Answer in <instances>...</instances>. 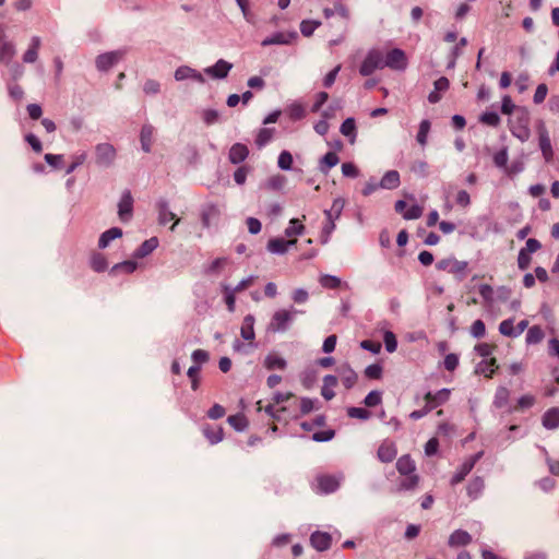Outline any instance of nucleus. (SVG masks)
<instances>
[{
    "instance_id": "f257e3e1",
    "label": "nucleus",
    "mask_w": 559,
    "mask_h": 559,
    "mask_svg": "<svg viewBox=\"0 0 559 559\" xmlns=\"http://www.w3.org/2000/svg\"><path fill=\"white\" fill-rule=\"evenodd\" d=\"M397 472L404 476L399 484V490H414L419 484V476L415 473L416 465L412 457L406 454L402 455L396 462Z\"/></svg>"
},
{
    "instance_id": "f03ea898",
    "label": "nucleus",
    "mask_w": 559,
    "mask_h": 559,
    "mask_svg": "<svg viewBox=\"0 0 559 559\" xmlns=\"http://www.w3.org/2000/svg\"><path fill=\"white\" fill-rule=\"evenodd\" d=\"M342 209H343V201L335 200L333 202L331 210L324 211V213L326 215V222H325L324 226L322 227V231H321V236H320L321 243H326L329 241V238L335 228L334 219L340 216Z\"/></svg>"
},
{
    "instance_id": "7ed1b4c3",
    "label": "nucleus",
    "mask_w": 559,
    "mask_h": 559,
    "mask_svg": "<svg viewBox=\"0 0 559 559\" xmlns=\"http://www.w3.org/2000/svg\"><path fill=\"white\" fill-rule=\"evenodd\" d=\"M408 59L404 50L393 48L383 56V66L395 71H404L407 68Z\"/></svg>"
},
{
    "instance_id": "20e7f679",
    "label": "nucleus",
    "mask_w": 559,
    "mask_h": 559,
    "mask_svg": "<svg viewBox=\"0 0 559 559\" xmlns=\"http://www.w3.org/2000/svg\"><path fill=\"white\" fill-rule=\"evenodd\" d=\"M383 55L378 49H372L368 52L366 58L364 59L359 73L362 76H368L372 74L377 69H383Z\"/></svg>"
},
{
    "instance_id": "39448f33",
    "label": "nucleus",
    "mask_w": 559,
    "mask_h": 559,
    "mask_svg": "<svg viewBox=\"0 0 559 559\" xmlns=\"http://www.w3.org/2000/svg\"><path fill=\"white\" fill-rule=\"evenodd\" d=\"M530 115L524 108L518 109L516 123L512 127V133L521 141H526L530 138L531 131L528 128Z\"/></svg>"
},
{
    "instance_id": "423d86ee",
    "label": "nucleus",
    "mask_w": 559,
    "mask_h": 559,
    "mask_svg": "<svg viewBox=\"0 0 559 559\" xmlns=\"http://www.w3.org/2000/svg\"><path fill=\"white\" fill-rule=\"evenodd\" d=\"M292 320L293 312L285 309H281L273 314L272 320L270 322V330L274 332L285 331Z\"/></svg>"
},
{
    "instance_id": "0eeeda50",
    "label": "nucleus",
    "mask_w": 559,
    "mask_h": 559,
    "mask_svg": "<svg viewBox=\"0 0 559 559\" xmlns=\"http://www.w3.org/2000/svg\"><path fill=\"white\" fill-rule=\"evenodd\" d=\"M133 214V197L129 190L124 191L119 204L118 215L122 222H128Z\"/></svg>"
},
{
    "instance_id": "6e6552de",
    "label": "nucleus",
    "mask_w": 559,
    "mask_h": 559,
    "mask_svg": "<svg viewBox=\"0 0 559 559\" xmlns=\"http://www.w3.org/2000/svg\"><path fill=\"white\" fill-rule=\"evenodd\" d=\"M116 158V150L109 143H102L96 146V163L108 166Z\"/></svg>"
},
{
    "instance_id": "1a4fd4ad",
    "label": "nucleus",
    "mask_w": 559,
    "mask_h": 559,
    "mask_svg": "<svg viewBox=\"0 0 559 559\" xmlns=\"http://www.w3.org/2000/svg\"><path fill=\"white\" fill-rule=\"evenodd\" d=\"M122 51H110L99 55L96 59V67L100 71H108L123 58Z\"/></svg>"
},
{
    "instance_id": "9d476101",
    "label": "nucleus",
    "mask_w": 559,
    "mask_h": 559,
    "mask_svg": "<svg viewBox=\"0 0 559 559\" xmlns=\"http://www.w3.org/2000/svg\"><path fill=\"white\" fill-rule=\"evenodd\" d=\"M479 459V454H475L469 456L457 469V472L453 475V477L450 480L451 486H455L460 483H462L465 477L471 473V471L474 468L477 460Z\"/></svg>"
},
{
    "instance_id": "9b49d317",
    "label": "nucleus",
    "mask_w": 559,
    "mask_h": 559,
    "mask_svg": "<svg viewBox=\"0 0 559 559\" xmlns=\"http://www.w3.org/2000/svg\"><path fill=\"white\" fill-rule=\"evenodd\" d=\"M156 210L158 212V223L160 225H166L168 222L174 221V224L170 227V230H174L176 225L179 223V218L176 217V214L169 211L168 204L165 200H159L156 203Z\"/></svg>"
},
{
    "instance_id": "f8f14e48",
    "label": "nucleus",
    "mask_w": 559,
    "mask_h": 559,
    "mask_svg": "<svg viewBox=\"0 0 559 559\" xmlns=\"http://www.w3.org/2000/svg\"><path fill=\"white\" fill-rule=\"evenodd\" d=\"M336 372L343 383V385L349 390L352 389L358 380V374L352 369L348 364H343L337 367Z\"/></svg>"
},
{
    "instance_id": "ddd939ff",
    "label": "nucleus",
    "mask_w": 559,
    "mask_h": 559,
    "mask_svg": "<svg viewBox=\"0 0 559 559\" xmlns=\"http://www.w3.org/2000/svg\"><path fill=\"white\" fill-rule=\"evenodd\" d=\"M310 544L318 551H325L331 547L332 536L326 532L316 531L310 535Z\"/></svg>"
},
{
    "instance_id": "4468645a",
    "label": "nucleus",
    "mask_w": 559,
    "mask_h": 559,
    "mask_svg": "<svg viewBox=\"0 0 559 559\" xmlns=\"http://www.w3.org/2000/svg\"><path fill=\"white\" fill-rule=\"evenodd\" d=\"M397 454L396 445L393 441L384 440L378 448L377 456L383 463L392 462Z\"/></svg>"
},
{
    "instance_id": "2eb2a0df",
    "label": "nucleus",
    "mask_w": 559,
    "mask_h": 559,
    "mask_svg": "<svg viewBox=\"0 0 559 559\" xmlns=\"http://www.w3.org/2000/svg\"><path fill=\"white\" fill-rule=\"evenodd\" d=\"M231 68V63L221 59L214 66L206 68L205 73L213 79L222 80L228 75Z\"/></svg>"
},
{
    "instance_id": "dca6fc26",
    "label": "nucleus",
    "mask_w": 559,
    "mask_h": 559,
    "mask_svg": "<svg viewBox=\"0 0 559 559\" xmlns=\"http://www.w3.org/2000/svg\"><path fill=\"white\" fill-rule=\"evenodd\" d=\"M296 243V238H292L288 240L284 238H271L267 241V250L271 251L272 253L283 254L288 250L290 246H294Z\"/></svg>"
},
{
    "instance_id": "f3484780",
    "label": "nucleus",
    "mask_w": 559,
    "mask_h": 559,
    "mask_svg": "<svg viewBox=\"0 0 559 559\" xmlns=\"http://www.w3.org/2000/svg\"><path fill=\"white\" fill-rule=\"evenodd\" d=\"M249 156V148L242 143H235L228 153V159L231 164H240Z\"/></svg>"
},
{
    "instance_id": "a211bd4d",
    "label": "nucleus",
    "mask_w": 559,
    "mask_h": 559,
    "mask_svg": "<svg viewBox=\"0 0 559 559\" xmlns=\"http://www.w3.org/2000/svg\"><path fill=\"white\" fill-rule=\"evenodd\" d=\"M175 79L177 81H182V80H186V79H192L199 83H204L205 80L202 75V73L198 72L197 70L190 68V67H187V66H183V67H179L176 72H175Z\"/></svg>"
},
{
    "instance_id": "6ab92c4d",
    "label": "nucleus",
    "mask_w": 559,
    "mask_h": 559,
    "mask_svg": "<svg viewBox=\"0 0 559 559\" xmlns=\"http://www.w3.org/2000/svg\"><path fill=\"white\" fill-rule=\"evenodd\" d=\"M317 481H318V487H319L320 491H322L324 493L333 492L340 486V483L336 479V477H334L332 475H321L317 478Z\"/></svg>"
},
{
    "instance_id": "aec40b11",
    "label": "nucleus",
    "mask_w": 559,
    "mask_h": 559,
    "mask_svg": "<svg viewBox=\"0 0 559 559\" xmlns=\"http://www.w3.org/2000/svg\"><path fill=\"white\" fill-rule=\"evenodd\" d=\"M450 393L449 389H441L437 393H426L424 399L426 404H432L436 408L437 406L444 404L450 399Z\"/></svg>"
},
{
    "instance_id": "412c9836",
    "label": "nucleus",
    "mask_w": 559,
    "mask_h": 559,
    "mask_svg": "<svg viewBox=\"0 0 559 559\" xmlns=\"http://www.w3.org/2000/svg\"><path fill=\"white\" fill-rule=\"evenodd\" d=\"M401 183L400 174L397 170H389L382 177L379 187L382 189L393 190L396 189Z\"/></svg>"
},
{
    "instance_id": "4be33fe9",
    "label": "nucleus",
    "mask_w": 559,
    "mask_h": 559,
    "mask_svg": "<svg viewBox=\"0 0 559 559\" xmlns=\"http://www.w3.org/2000/svg\"><path fill=\"white\" fill-rule=\"evenodd\" d=\"M337 383L338 380L336 376L329 374L323 378L321 394L326 401H330L335 396L334 388L337 385Z\"/></svg>"
},
{
    "instance_id": "5701e85b",
    "label": "nucleus",
    "mask_w": 559,
    "mask_h": 559,
    "mask_svg": "<svg viewBox=\"0 0 559 559\" xmlns=\"http://www.w3.org/2000/svg\"><path fill=\"white\" fill-rule=\"evenodd\" d=\"M257 412L264 411L273 421H281L282 413L286 411V407L281 406L276 407L274 404H267L266 406L262 405V401L257 402Z\"/></svg>"
},
{
    "instance_id": "b1692460",
    "label": "nucleus",
    "mask_w": 559,
    "mask_h": 559,
    "mask_svg": "<svg viewBox=\"0 0 559 559\" xmlns=\"http://www.w3.org/2000/svg\"><path fill=\"white\" fill-rule=\"evenodd\" d=\"M203 433L212 444L218 443L224 438V429L218 425H206Z\"/></svg>"
},
{
    "instance_id": "393cba45",
    "label": "nucleus",
    "mask_w": 559,
    "mask_h": 559,
    "mask_svg": "<svg viewBox=\"0 0 559 559\" xmlns=\"http://www.w3.org/2000/svg\"><path fill=\"white\" fill-rule=\"evenodd\" d=\"M253 325H254V317L252 314H247L243 318L241 330H240V334L243 340L249 341V342H252L254 340L255 335H254Z\"/></svg>"
},
{
    "instance_id": "a878e982",
    "label": "nucleus",
    "mask_w": 559,
    "mask_h": 559,
    "mask_svg": "<svg viewBox=\"0 0 559 559\" xmlns=\"http://www.w3.org/2000/svg\"><path fill=\"white\" fill-rule=\"evenodd\" d=\"M158 246L157 237H152L145 240L134 252V257L138 259L145 258L153 252Z\"/></svg>"
},
{
    "instance_id": "bb28decb",
    "label": "nucleus",
    "mask_w": 559,
    "mask_h": 559,
    "mask_svg": "<svg viewBox=\"0 0 559 559\" xmlns=\"http://www.w3.org/2000/svg\"><path fill=\"white\" fill-rule=\"evenodd\" d=\"M484 488H485V481H484L483 477L476 476L468 481V485L466 488L467 495L469 498L476 499L480 496Z\"/></svg>"
},
{
    "instance_id": "cd10ccee",
    "label": "nucleus",
    "mask_w": 559,
    "mask_h": 559,
    "mask_svg": "<svg viewBox=\"0 0 559 559\" xmlns=\"http://www.w3.org/2000/svg\"><path fill=\"white\" fill-rule=\"evenodd\" d=\"M219 216V209L215 204H207L201 213L202 225L205 228L211 226V221Z\"/></svg>"
},
{
    "instance_id": "c85d7f7f",
    "label": "nucleus",
    "mask_w": 559,
    "mask_h": 559,
    "mask_svg": "<svg viewBox=\"0 0 559 559\" xmlns=\"http://www.w3.org/2000/svg\"><path fill=\"white\" fill-rule=\"evenodd\" d=\"M120 237H122V229L119 227H112L100 235L98 247L104 249L109 245L111 240Z\"/></svg>"
},
{
    "instance_id": "c756f323",
    "label": "nucleus",
    "mask_w": 559,
    "mask_h": 559,
    "mask_svg": "<svg viewBox=\"0 0 559 559\" xmlns=\"http://www.w3.org/2000/svg\"><path fill=\"white\" fill-rule=\"evenodd\" d=\"M472 542V536L462 530H457L450 535L449 545L450 546H465Z\"/></svg>"
},
{
    "instance_id": "7c9ffc66",
    "label": "nucleus",
    "mask_w": 559,
    "mask_h": 559,
    "mask_svg": "<svg viewBox=\"0 0 559 559\" xmlns=\"http://www.w3.org/2000/svg\"><path fill=\"white\" fill-rule=\"evenodd\" d=\"M543 425L547 429L559 427V408L554 407L548 409L543 416Z\"/></svg>"
},
{
    "instance_id": "2f4dec72",
    "label": "nucleus",
    "mask_w": 559,
    "mask_h": 559,
    "mask_svg": "<svg viewBox=\"0 0 559 559\" xmlns=\"http://www.w3.org/2000/svg\"><path fill=\"white\" fill-rule=\"evenodd\" d=\"M40 47L39 37H33L29 48L23 55V61L27 63H33L37 60L38 49Z\"/></svg>"
},
{
    "instance_id": "473e14b6",
    "label": "nucleus",
    "mask_w": 559,
    "mask_h": 559,
    "mask_svg": "<svg viewBox=\"0 0 559 559\" xmlns=\"http://www.w3.org/2000/svg\"><path fill=\"white\" fill-rule=\"evenodd\" d=\"M153 131H154L153 127L148 126V124L143 126L141 129V134H140L141 145H142V148L147 153L151 152V146L153 143Z\"/></svg>"
},
{
    "instance_id": "72a5a7b5",
    "label": "nucleus",
    "mask_w": 559,
    "mask_h": 559,
    "mask_svg": "<svg viewBox=\"0 0 559 559\" xmlns=\"http://www.w3.org/2000/svg\"><path fill=\"white\" fill-rule=\"evenodd\" d=\"M274 134H275L274 128L260 129L255 136V145L259 148L263 147L273 139Z\"/></svg>"
},
{
    "instance_id": "f704fd0d",
    "label": "nucleus",
    "mask_w": 559,
    "mask_h": 559,
    "mask_svg": "<svg viewBox=\"0 0 559 559\" xmlns=\"http://www.w3.org/2000/svg\"><path fill=\"white\" fill-rule=\"evenodd\" d=\"M539 147H540L544 158L547 162H550L552 159L554 152H552L550 139L547 135V133H545V132L540 133V135H539Z\"/></svg>"
},
{
    "instance_id": "c9c22d12",
    "label": "nucleus",
    "mask_w": 559,
    "mask_h": 559,
    "mask_svg": "<svg viewBox=\"0 0 559 559\" xmlns=\"http://www.w3.org/2000/svg\"><path fill=\"white\" fill-rule=\"evenodd\" d=\"M15 56V48L12 43L4 41L0 46V62L9 64Z\"/></svg>"
},
{
    "instance_id": "e433bc0d",
    "label": "nucleus",
    "mask_w": 559,
    "mask_h": 559,
    "mask_svg": "<svg viewBox=\"0 0 559 559\" xmlns=\"http://www.w3.org/2000/svg\"><path fill=\"white\" fill-rule=\"evenodd\" d=\"M510 401V391L506 386H499L495 394L493 404L498 408L506 407Z\"/></svg>"
},
{
    "instance_id": "4c0bfd02",
    "label": "nucleus",
    "mask_w": 559,
    "mask_h": 559,
    "mask_svg": "<svg viewBox=\"0 0 559 559\" xmlns=\"http://www.w3.org/2000/svg\"><path fill=\"white\" fill-rule=\"evenodd\" d=\"M545 334L539 325H533L528 329L526 334V342L528 344H538L543 341Z\"/></svg>"
},
{
    "instance_id": "58836bf2",
    "label": "nucleus",
    "mask_w": 559,
    "mask_h": 559,
    "mask_svg": "<svg viewBox=\"0 0 559 559\" xmlns=\"http://www.w3.org/2000/svg\"><path fill=\"white\" fill-rule=\"evenodd\" d=\"M341 133L345 136L350 138V142L354 143L356 138V123L354 118H347L341 126Z\"/></svg>"
},
{
    "instance_id": "ea45409f",
    "label": "nucleus",
    "mask_w": 559,
    "mask_h": 559,
    "mask_svg": "<svg viewBox=\"0 0 559 559\" xmlns=\"http://www.w3.org/2000/svg\"><path fill=\"white\" fill-rule=\"evenodd\" d=\"M107 265V259L103 253L95 252L92 254L91 266L95 272H104Z\"/></svg>"
},
{
    "instance_id": "a19ab883",
    "label": "nucleus",
    "mask_w": 559,
    "mask_h": 559,
    "mask_svg": "<svg viewBox=\"0 0 559 559\" xmlns=\"http://www.w3.org/2000/svg\"><path fill=\"white\" fill-rule=\"evenodd\" d=\"M340 158L336 153L328 152L321 159L320 168L322 171H328L330 168L336 166Z\"/></svg>"
},
{
    "instance_id": "79ce46f5",
    "label": "nucleus",
    "mask_w": 559,
    "mask_h": 559,
    "mask_svg": "<svg viewBox=\"0 0 559 559\" xmlns=\"http://www.w3.org/2000/svg\"><path fill=\"white\" fill-rule=\"evenodd\" d=\"M135 270H136V262H134V261H123V262L115 264L111 267L110 273L117 274L119 272H123V273H127V274H131Z\"/></svg>"
},
{
    "instance_id": "37998d69",
    "label": "nucleus",
    "mask_w": 559,
    "mask_h": 559,
    "mask_svg": "<svg viewBox=\"0 0 559 559\" xmlns=\"http://www.w3.org/2000/svg\"><path fill=\"white\" fill-rule=\"evenodd\" d=\"M305 230V225L297 218H293L289 222V226L285 229L287 237H295L301 235Z\"/></svg>"
},
{
    "instance_id": "c03bdc74",
    "label": "nucleus",
    "mask_w": 559,
    "mask_h": 559,
    "mask_svg": "<svg viewBox=\"0 0 559 559\" xmlns=\"http://www.w3.org/2000/svg\"><path fill=\"white\" fill-rule=\"evenodd\" d=\"M479 121L489 127H498L501 120L497 112L486 111L479 117Z\"/></svg>"
},
{
    "instance_id": "a18cd8bd",
    "label": "nucleus",
    "mask_w": 559,
    "mask_h": 559,
    "mask_svg": "<svg viewBox=\"0 0 559 559\" xmlns=\"http://www.w3.org/2000/svg\"><path fill=\"white\" fill-rule=\"evenodd\" d=\"M481 372L486 378L491 379L496 370L498 369L497 359L490 358L489 360H485L480 364Z\"/></svg>"
},
{
    "instance_id": "49530a36",
    "label": "nucleus",
    "mask_w": 559,
    "mask_h": 559,
    "mask_svg": "<svg viewBox=\"0 0 559 559\" xmlns=\"http://www.w3.org/2000/svg\"><path fill=\"white\" fill-rule=\"evenodd\" d=\"M382 373L383 368L380 364H372L365 369V376L370 380H380Z\"/></svg>"
},
{
    "instance_id": "de8ad7c7",
    "label": "nucleus",
    "mask_w": 559,
    "mask_h": 559,
    "mask_svg": "<svg viewBox=\"0 0 559 559\" xmlns=\"http://www.w3.org/2000/svg\"><path fill=\"white\" fill-rule=\"evenodd\" d=\"M430 122L429 120H423L419 124V130H418V133H417V142L420 144V145H426L427 143V138H428V133L430 131Z\"/></svg>"
},
{
    "instance_id": "09e8293b",
    "label": "nucleus",
    "mask_w": 559,
    "mask_h": 559,
    "mask_svg": "<svg viewBox=\"0 0 559 559\" xmlns=\"http://www.w3.org/2000/svg\"><path fill=\"white\" fill-rule=\"evenodd\" d=\"M321 25L319 21H302L300 24V32L304 36L309 37L313 34V32Z\"/></svg>"
},
{
    "instance_id": "8fccbe9b",
    "label": "nucleus",
    "mask_w": 559,
    "mask_h": 559,
    "mask_svg": "<svg viewBox=\"0 0 559 559\" xmlns=\"http://www.w3.org/2000/svg\"><path fill=\"white\" fill-rule=\"evenodd\" d=\"M347 415L350 418H358L361 420H366V419L370 418L371 412H369L368 409L362 408V407H348Z\"/></svg>"
},
{
    "instance_id": "3c124183",
    "label": "nucleus",
    "mask_w": 559,
    "mask_h": 559,
    "mask_svg": "<svg viewBox=\"0 0 559 559\" xmlns=\"http://www.w3.org/2000/svg\"><path fill=\"white\" fill-rule=\"evenodd\" d=\"M288 116L292 120H301L306 117V110L301 104H293L288 108Z\"/></svg>"
},
{
    "instance_id": "603ef678",
    "label": "nucleus",
    "mask_w": 559,
    "mask_h": 559,
    "mask_svg": "<svg viewBox=\"0 0 559 559\" xmlns=\"http://www.w3.org/2000/svg\"><path fill=\"white\" fill-rule=\"evenodd\" d=\"M499 332L504 336L515 337L516 332H515V326L513 325V320H511V319L503 320L499 325Z\"/></svg>"
},
{
    "instance_id": "864d4df0",
    "label": "nucleus",
    "mask_w": 559,
    "mask_h": 559,
    "mask_svg": "<svg viewBox=\"0 0 559 559\" xmlns=\"http://www.w3.org/2000/svg\"><path fill=\"white\" fill-rule=\"evenodd\" d=\"M264 365L269 370L284 369L286 367V361L277 356H267Z\"/></svg>"
},
{
    "instance_id": "5fc2aeb1",
    "label": "nucleus",
    "mask_w": 559,
    "mask_h": 559,
    "mask_svg": "<svg viewBox=\"0 0 559 559\" xmlns=\"http://www.w3.org/2000/svg\"><path fill=\"white\" fill-rule=\"evenodd\" d=\"M320 284L324 288L337 289L341 286V280L333 275H323L320 278Z\"/></svg>"
},
{
    "instance_id": "6e6d98bb",
    "label": "nucleus",
    "mask_w": 559,
    "mask_h": 559,
    "mask_svg": "<svg viewBox=\"0 0 559 559\" xmlns=\"http://www.w3.org/2000/svg\"><path fill=\"white\" fill-rule=\"evenodd\" d=\"M200 372L201 368L199 366H192L188 369V377L191 380V388L194 391H197L200 385Z\"/></svg>"
},
{
    "instance_id": "4d7b16f0",
    "label": "nucleus",
    "mask_w": 559,
    "mask_h": 559,
    "mask_svg": "<svg viewBox=\"0 0 559 559\" xmlns=\"http://www.w3.org/2000/svg\"><path fill=\"white\" fill-rule=\"evenodd\" d=\"M325 425V416L318 415L312 421H302L300 424L305 431H311L314 427H322Z\"/></svg>"
},
{
    "instance_id": "13d9d810",
    "label": "nucleus",
    "mask_w": 559,
    "mask_h": 559,
    "mask_svg": "<svg viewBox=\"0 0 559 559\" xmlns=\"http://www.w3.org/2000/svg\"><path fill=\"white\" fill-rule=\"evenodd\" d=\"M381 402L382 397L379 391H371L370 393L367 394V396L364 400V404L367 407H376L379 404H381Z\"/></svg>"
},
{
    "instance_id": "bf43d9fd",
    "label": "nucleus",
    "mask_w": 559,
    "mask_h": 559,
    "mask_svg": "<svg viewBox=\"0 0 559 559\" xmlns=\"http://www.w3.org/2000/svg\"><path fill=\"white\" fill-rule=\"evenodd\" d=\"M293 166V155L288 151H283L278 156V167L288 170Z\"/></svg>"
},
{
    "instance_id": "052dcab7",
    "label": "nucleus",
    "mask_w": 559,
    "mask_h": 559,
    "mask_svg": "<svg viewBox=\"0 0 559 559\" xmlns=\"http://www.w3.org/2000/svg\"><path fill=\"white\" fill-rule=\"evenodd\" d=\"M383 341H384V345H385V348L389 353H393L396 350V347H397V341H396V337L394 335L393 332L391 331H386L384 333V337H383Z\"/></svg>"
},
{
    "instance_id": "680f3d73",
    "label": "nucleus",
    "mask_w": 559,
    "mask_h": 559,
    "mask_svg": "<svg viewBox=\"0 0 559 559\" xmlns=\"http://www.w3.org/2000/svg\"><path fill=\"white\" fill-rule=\"evenodd\" d=\"M334 436H335L334 429L320 430V431H316L312 435V440H314L317 442H323V441H329V440L333 439Z\"/></svg>"
},
{
    "instance_id": "e2e57ef3",
    "label": "nucleus",
    "mask_w": 559,
    "mask_h": 559,
    "mask_svg": "<svg viewBox=\"0 0 559 559\" xmlns=\"http://www.w3.org/2000/svg\"><path fill=\"white\" fill-rule=\"evenodd\" d=\"M478 293L487 304H491L493 300V288L489 284H481L478 288Z\"/></svg>"
},
{
    "instance_id": "0e129e2a",
    "label": "nucleus",
    "mask_w": 559,
    "mask_h": 559,
    "mask_svg": "<svg viewBox=\"0 0 559 559\" xmlns=\"http://www.w3.org/2000/svg\"><path fill=\"white\" fill-rule=\"evenodd\" d=\"M535 399L532 395H523L518 400L516 405L514 406V411H521L525 408H530L534 405Z\"/></svg>"
},
{
    "instance_id": "69168bd1",
    "label": "nucleus",
    "mask_w": 559,
    "mask_h": 559,
    "mask_svg": "<svg viewBox=\"0 0 559 559\" xmlns=\"http://www.w3.org/2000/svg\"><path fill=\"white\" fill-rule=\"evenodd\" d=\"M531 261H532V258H531V253L524 251L523 249L520 250L519 252V255H518V266L520 270L524 271L526 269H528L530 264H531Z\"/></svg>"
},
{
    "instance_id": "338daca9",
    "label": "nucleus",
    "mask_w": 559,
    "mask_h": 559,
    "mask_svg": "<svg viewBox=\"0 0 559 559\" xmlns=\"http://www.w3.org/2000/svg\"><path fill=\"white\" fill-rule=\"evenodd\" d=\"M423 215V207L414 204L403 213L405 219H416Z\"/></svg>"
},
{
    "instance_id": "774afa93",
    "label": "nucleus",
    "mask_w": 559,
    "mask_h": 559,
    "mask_svg": "<svg viewBox=\"0 0 559 559\" xmlns=\"http://www.w3.org/2000/svg\"><path fill=\"white\" fill-rule=\"evenodd\" d=\"M471 333L473 334V336H475L476 338H480L485 335L486 333V326H485V323L481 321V320H476L472 326H471Z\"/></svg>"
}]
</instances>
